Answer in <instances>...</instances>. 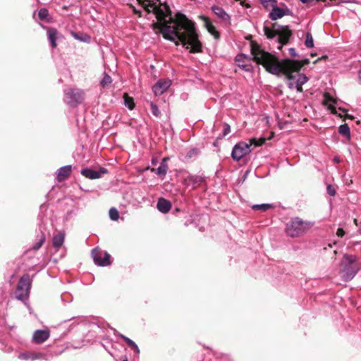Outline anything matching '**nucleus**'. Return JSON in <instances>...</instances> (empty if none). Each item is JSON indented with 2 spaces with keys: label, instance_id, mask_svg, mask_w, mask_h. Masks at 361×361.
<instances>
[{
  "label": "nucleus",
  "instance_id": "1",
  "mask_svg": "<svg viewBox=\"0 0 361 361\" xmlns=\"http://www.w3.org/2000/svg\"><path fill=\"white\" fill-rule=\"evenodd\" d=\"M147 13L156 16L163 37L174 42L176 45L181 43L191 52H200L202 44L198 39L195 24L183 14H177L173 19L169 6L161 0H137Z\"/></svg>",
  "mask_w": 361,
  "mask_h": 361
},
{
  "label": "nucleus",
  "instance_id": "2",
  "mask_svg": "<svg viewBox=\"0 0 361 361\" xmlns=\"http://www.w3.org/2000/svg\"><path fill=\"white\" fill-rule=\"evenodd\" d=\"M251 54L254 60L262 64L269 73L279 75L283 73L288 80L287 85L290 89H296L298 92H302V86L305 84L308 78L305 74L298 73L304 64L309 63L308 59L302 61L291 59L279 61L274 55L262 49L260 47L252 43Z\"/></svg>",
  "mask_w": 361,
  "mask_h": 361
},
{
  "label": "nucleus",
  "instance_id": "3",
  "mask_svg": "<svg viewBox=\"0 0 361 361\" xmlns=\"http://www.w3.org/2000/svg\"><path fill=\"white\" fill-rule=\"evenodd\" d=\"M265 137H254L249 140V143L240 142L233 148L231 158H243L252 150L265 143Z\"/></svg>",
  "mask_w": 361,
  "mask_h": 361
},
{
  "label": "nucleus",
  "instance_id": "4",
  "mask_svg": "<svg viewBox=\"0 0 361 361\" xmlns=\"http://www.w3.org/2000/svg\"><path fill=\"white\" fill-rule=\"evenodd\" d=\"M313 224L304 221L299 218L292 219L286 226V231L288 236L298 237L306 233Z\"/></svg>",
  "mask_w": 361,
  "mask_h": 361
},
{
  "label": "nucleus",
  "instance_id": "5",
  "mask_svg": "<svg viewBox=\"0 0 361 361\" xmlns=\"http://www.w3.org/2000/svg\"><path fill=\"white\" fill-rule=\"evenodd\" d=\"M264 35L269 39H274L277 37V41L279 44L278 49H281L283 44L288 42L289 38L292 35L291 31L287 27H279L276 30H271L269 27H264Z\"/></svg>",
  "mask_w": 361,
  "mask_h": 361
},
{
  "label": "nucleus",
  "instance_id": "6",
  "mask_svg": "<svg viewBox=\"0 0 361 361\" xmlns=\"http://www.w3.org/2000/svg\"><path fill=\"white\" fill-rule=\"evenodd\" d=\"M355 257L352 255H345L341 262V274L344 281L351 280L357 273V266L355 264Z\"/></svg>",
  "mask_w": 361,
  "mask_h": 361
},
{
  "label": "nucleus",
  "instance_id": "7",
  "mask_svg": "<svg viewBox=\"0 0 361 361\" xmlns=\"http://www.w3.org/2000/svg\"><path fill=\"white\" fill-rule=\"evenodd\" d=\"M31 286V281L28 274L23 275L17 286L16 298L18 300H23L28 296Z\"/></svg>",
  "mask_w": 361,
  "mask_h": 361
},
{
  "label": "nucleus",
  "instance_id": "8",
  "mask_svg": "<svg viewBox=\"0 0 361 361\" xmlns=\"http://www.w3.org/2000/svg\"><path fill=\"white\" fill-rule=\"evenodd\" d=\"M65 102L75 106L83 99V92L79 89H68L65 91Z\"/></svg>",
  "mask_w": 361,
  "mask_h": 361
},
{
  "label": "nucleus",
  "instance_id": "9",
  "mask_svg": "<svg viewBox=\"0 0 361 361\" xmlns=\"http://www.w3.org/2000/svg\"><path fill=\"white\" fill-rule=\"evenodd\" d=\"M92 256L96 264L99 266H108L111 264L110 255L107 252H102L99 249H94L92 251Z\"/></svg>",
  "mask_w": 361,
  "mask_h": 361
},
{
  "label": "nucleus",
  "instance_id": "10",
  "mask_svg": "<svg viewBox=\"0 0 361 361\" xmlns=\"http://www.w3.org/2000/svg\"><path fill=\"white\" fill-rule=\"evenodd\" d=\"M107 173V170L104 168H100L99 171L93 170L91 169H84L81 171V174L89 179L99 178L102 174Z\"/></svg>",
  "mask_w": 361,
  "mask_h": 361
},
{
  "label": "nucleus",
  "instance_id": "11",
  "mask_svg": "<svg viewBox=\"0 0 361 361\" xmlns=\"http://www.w3.org/2000/svg\"><path fill=\"white\" fill-rule=\"evenodd\" d=\"M171 85L170 80H160L153 87L154 93L156 95L162 94Z\"/></svg>",
  "mask_w": 361,
  "mask_h": 361
},
{
  "label": "nucleus",
  "instance_id": "12",
  "mask_svg": "<svg viewBox=\"0 0 361 361\" xmlns=\"http://www.w3.org/2000/svg\"><path fill=\"white\" fill-rule=\"evenodd\" d=\"M289 10L288 8H283L278 6H274L272 11L269 14V17L271 20H276L281 18L283 16L288 15Z\"/></svg>",
  "mask_w": 361,
  "mask_h": 361
},
{
  "label": "nucleus",
  "instance_id": "13",
  "mask_svg": "<svg viewBox=\"0 0 361 361\" xmlns=\"http://www.w3.org/2000/svg\"><path fill=\"white\" fill-rule=\"evenodd\" d=\"M49 337V331L47 330H37L33 334L32 339L36 343L44 342Z\"/></svg>",
  "mask_w": 361,
  "mask_h": 361
},
{
  "label": "nucleus",
  "instance_id": "14",
  "mask_svg": "<svg viewBox=\"0 0 361 361\" xmlns=\"http://www.w3.org/2000/svg\"><path fill=\"white\" fill-rule=\"evenodd\" d=\"M48 39L50 42L51 47L55 48L56 47V39L59 37V32L54 27H47Z\"/></svg>",
  "mask_w": 361,
  "mask_h": 361
},
{
  "label": "nucleus",
  "instance_id": "15",
  "mask_svg": "<svg viewBox=\"0 0 361 361\" xmlns=\"http://www.w3.org/2000/svg\"><path fill=\"white\" fill-rule=\"evenodd\" d=\"M71 172V166L68 165L63 166L59 169L57 174V179L59 181L61 182L69 176L70 173Z\"/></svg>",
  "mask_w": 361,
  "mask_h": 361
},
{
  "label": "nucleus",
  "instance_id": "16",
  "mask_svg": "<svg viewBox=\"0 0 361 361\" xmlns=\"http://www.w3.org/2000/svg\"><path fill=\"white\" fill-rule=\"evenodd\" d=\"M171 208V202L164 199L159 198L157 202V209L162 213H167L170 211Z\"/></svg>",
  "mask_w": 361,
  "mask_h": 361
},
{
  "label": "nucleus",
  "instance_id": "17",
  "mask_svg": "<svg viewBox=\"0 0 361 361\" xmlns=\"http://www.w3.org/2000/svg\"><path fill=\"white\" fill-rule=\"evenodd\" d=\"M42 357H43V355L41 353H29V352L20 353L18 355L19 359L24 360H35L42 358Z\"/></svg>",
  "mask_w": 361,
  "mask_h": 361
},
{
  "label": "nucleus",
  "instance_id": "18",
  "mask_svg": "<svg viewBox=\"0 0 361 361\" xmlns=\"http://www.w3.org/2000/svg\"><path fill=\"white\" fill-rule=\"evenodd\" d=\"M166 159H162L159 166L157 169H152V171L155 172L159 176L166 175L168 171V165L166 164Z\"/></svg>",
  "mask_w": 361,
  "mask_h": 361
},
{
  "label": "nucleus",
  "instance_id": "19",
  "mask_svg": "<svg viewBox=\"0 0 361 361\" xmlns=\"http://www.w3.org/2000/svg\"><path fill=\"white\" fill-rule=\"evenodd\" d=\"M212 11L216 16H217L219 18L222 19L223 20H229V16L224 11V10L222 8L219 6H213Z\"/></svg>",
  "mask_w": 361,
  "mask_h": 361
},
{
  "label": "nucleus",
  "instance_id": "20",
  "mask_svg": "<svg viewBox=\"0 0 361 361\" xmlns=\"http://www.w3.org/2000/svg\"><path fill=\"white\" fill-rule=\"evenodd\" d=\"M64 242V234L58 233L53 238V246L57 249L61 247Z\"/></svg>",
  "mask_w": 361,
  "mask_h": 361
},
{
  "label": "nucleus",
  "instance_id": "21",
  "mask_svg": "<svg viewBox=\"0 0 361 361\" xmlns=\"http://www.w3.org/2000/svg\"><path fill=\"white\" fill-rule=\"evenodd\" d=\"M186 183L188 185L192 184L193 187H196L197 185H199L202 181L203 179L200 176H189L186 180Z\"/></svg>",
  "mask_w": 361,
  "mask_h": 361
},
{
  "label": "nucleus",
  "instance_id": "22",
  "mask_svg": "<svg viewBox=\"0 0 361 361\" xmlns=\"http://www.w3.org/2000/svg\"><path fill=\"white\" fill-rule=\"evenodd\" d=\"M246 60H247V57L244 54H238L235 57V61L238 63V66L248 71L247 66L243 63Z\"/></svg>",
  "mask_w": 361,
  "mask_h": 361
},
{
  "label": "nucleus",
  "instance_id": "23",
  "mask_svg": "<svg viewBox=\"0 0 361 361\" xmlns=\"http://www.w3.org/2000/svg\"><path fill=\"white\" fill-rule=\"evenodd\" d=\"M205 26H206L208 32L211 35H212L214 37V38H216V39L219 38V35L218 32L216 30L215 27L209 20L205 21Z\"/></svg>",
  "mask_w": 361,
  "mask_h": 361
},
{
  "label": "nucleus",
  "instance_id": "24",
  "mask_svg": "<svg viewBox=\"0 0 361 361\" xmlns=\"http://www.w3.org/2000/svg\"><path fill=\"white\" fill-rule=\"evenodd\" d=\"M121 338L126 342V343L137 353H140V350L138 348V346L135 344V343L130 339L129 338L121 335Z\"/></svg>",
  "mask_w": 361,
  "mask_h": 361
},
{
  "label": "nucleus",
  "instance_id": "25",
  "mask_svg": "<svg viewBox=\"0 0 361 361\" xmlns=\"http://www.w3.org/2000/svg\"><path fill=\"white\" fill-rule=\"evenodd\" d=\"M124 103L126 106H127L129 109L132 110L134 108V102L132 97L128 96V94H125L124 95Z\"/></svg>",
  "mask_w": 361,
  "mask_h": 361
},
{
  "label": "nucleus",
  "instance_id": "26",
  "mask_svg": "<svg viewBox=\"0 0 361 361\" xmlns=\"http://www.w3.org/2000/svg\"><path fill=\"white\" fill-rule=\"evenodd\" d=\"M338 131L344 136H350V128L347 124H343L339 126Z\"/></svg>",
  "mask_w": 361,
  "mask_h": 361
},
{
  "label": "nucleus",
  "instance_id": "27",
  "mask_svg": "<svg viewBox=\"0 0 361 361\" xmlns=\"http://www.w3.org/2000/svg\"><path fill=\"white\" fill-rule=\"evenodd\" d=\"M271 207H272L271 204H254L252 207V208L255 210H262V211H267Z\"/></svg>",
  "mask_w": 361,
  "mask_h": 361
},
{
  "label": "nucleus",
  "instance_id": "28",
  "mask_svg": "<svg viewBox=\"0 0 361 361\" xmlns=\"http://www.w3.org/2000/svg\"><path fill=\"white\" fill-rule=\"evenodd\" d=\"M305 46L308 48H312L314 47V41L313 37L311 35V33L307 32L306 34V39H305Z\"/></svg>",
  "mask_w": 361,
  "mask_h": 361
},
{
  "label": "nucleus",
  "instance_id": "29",
  "mask_svg": "<svg viewBox=\"0 0 361 361\" xmlns=\"http://www.w3.org/2000/svg\"><path fill=\"white\" fill-rule=\"evenodd\" d=\"M109 217L114 221L118 220L119 217L118 212L115 208H111L109 210Z\"/></svg>",
  "mask_w": 361,
  "mask_h": 361
},
{
  "label": "nucleus",
  "instance_id": "30",
  "mask_svg": "<svg viewBox=\"0 0 361 361\" xmlns=\"http://www.w3.org/2000/svg\"><path fill=\"white\" fill-rule=\"evenodd\" d=\"M44 241H45V236L44 234H42L39 240V242L33 246L32 249L35 250H37L38 249H39L41 247V246L43 245Z\"/></svg>",
  "mask_w": 361,
  "mask_h": 361
},
{
  "label": "nucleus",
  "instance_id": "31",
  "mask_svg": "<svg viewBox=\"0 0 361 361\" xmlns=\"http://www.w3.org/2000/svg\"><path fill=\"white\" fill-rule=\"evenodd\" d=\"M38 16L40 20H45L48 16V11L45 8H42L38 12Z\"/></svg>",
  "mask_w": 361,
  "mask_h": 361
},
{
  "label": "nucleus",
  "instance_id": "32",
  "mask_svg": "<svg viewBox=\"0 0 361 361\" xmlns=\"http://www.w3.org/2000/svg\"><path fill=\"white\" fill-rule=\"evenodd\" d=\"M111 82V77L107 74H104L102 80H101L102 85L104 87V86L110 84Z\"/></svg>",
  "mask_w": 361,
  "mask_h": 361
},
{
  "label": "nucleus",
  "instance_id": "33",
  "mask_svg": "<svg viewBox=\"0 0 361 361\" xmlns=\"http://www.w3.org/2000/svg\"><path fill=\"white\" fill-rule=\"evenodd\" d=\"M200 155V150L197 148L192 149L188 154V158H191L192 157H197Z\"/></svg>",
  "mask_w": 361,
  "mask_h": 361
},
{
  "label": "nucleus",
  "instance_id": "34",
  "mask_svg": "<svg viewBox=\"0 0 361 361\" xmlns=\"http://www.w3.org/2000/svg\"><path fill=\"white\" fill-rule=\"evenodd\" d=\"M151 109H152V114L154 116H158L159 115V110L158 107L152 103L151 104Z\"/></svg>",
  "mask_w": 361,
  "mask_h": 361
},
{
  "label": "nucleus",
  "instance_id": "35",
  "mask_svg": "<svg viewBox=\"0 0 361 361\" xmlns=\"http://www.w3.org/2000/svg\"><path fill=\"white\" fill-rule=\"evenodd\" d=\"M327 192L329 195L334 196L336 195V190L332 185H329L327 186Z\"/></svg>",
  "mask_w": 361,
  "mask_h": 361
},
{
  "label": "nucleus",
  "instance_id": "36",
  "mask_svg": "<svg viewBox=\"0 0 361 361\" xmlns=\"http://www.w3.org/2000/svg\"><path fill=\"white\" fill-rule=\"evenodd\" d=\"M230 132H231L230 126L228 124H227V123H225L224 125L223 135L225 136V135H228Z\"/></svg>",
  "mask_w": 361,
  "mask_h": 361
},
{
  "label": "nucleus",
  "instance_id": "37",
  "mask_svg": "<svg viewBox=\"0 0 361 361\" xmlns=\"http://www.w3.org/2000/svg\"><path fill=\"white\" fill-rule=\"evenodd\" d=\"M325 102L326 104H329V108L332 109L331 102H334V99L326 94H325Z\"/></svg>",
  "mask_w": 361,
  "mask_h": 361
},
{
  "label": "nucleus",
  "instance_id": "38",
  "mask_svg": "<svg viewBox=\"0 0 361 361\" xmlns=\"http://www.w3.org/2000/svg\"><path fill=\"white\" fill-rule=\"evenodd\" d=\"M336 235L338 237H343L345 235V231L342 228H338L336 232Z\"/></svg>",
  "mask_w": 361,
  "mask_h": 361
},
{
  "label": "nucleus",
  "instance_id": "39",
  "mask_svg": "<svg viewBox=\"0 0 361 361\" xmlns=\"http://www.w3.org/2000/svg\"><path fill=\"white\" fill-rule=\"evenodd\" d=\"M289 54L292 56H298L297 54H296L295 49L294 48H290L289 49Z\"/></svg>",
  "mask_w": 361,
  "mask_h": 361
},
{
  "label": "nucleus",
  "instance_id": "40",
  "mask_svg": "<svg viewBox=\"0 0 361 361\" xmlns=\"http://www.w3.org/2000/svg\"><path fill=\"white\" fill-rule=\"evenodd\" d=\"M73 36H74V37H75V39H80V40H82V39H80V38H79V37H78V35H77V34H74V35H73Z\"/></svg>",
  "mask_w": 361,
  "mask_h": 361
},
{
  "label": "nucleus",
  "instance_id": "41",
  "mask_svg": "<svg viewBox=\"0 0 361 361\" xmlns=\"http://www.w3.org/2000/svg\"><path fill=\"white\" fill-rule=\"evenodd\" d=\"M359 75V80L361 82V69L359 71V75Z\"/></svg>",
  "mask_w": 361,
  "mask_h": 361
},
{
  "label": "nucleus",
  "instance_id": "42",
  "mask_svg": "<svg viewBox=\"0 0 361 361\" xmlns=\"http://www.w3.org/2000/svg\"><path fill=\"white\" fill-rule=\"evenodd\" d=\"M302 3H308L310 0H300Z\"/></svg>",
  "mask_w": 361,
  "mask_h": 361
},
{
  "label": "nucleus",
  "instance_id": "43",
  "mask_svg": "<svg viewBox=\"0 0 361 361\" xmlns=\"http://www.w3.org/2000/svg\"><path fill=\"white\" fill-rule=\"evenodd\" d=\"M334 160L336 161V163H337V164L340 163V161H341V159H334Z\"/></svg>",
  "mask_w": 361,
  "mask_h": 361
},
{
  "label": "nucleus",
  "instance_id": "44",
  "mask_svg": "<svg viewBox=\"0 0 361 361\" xmlns=\"http://www.w3.org/2000/svg\"><path fill=\"white\" fill-rule=\"evenodd\" d=\"M123 361H128V359L126 357L125 359L123 360Z\"/></svg>",
  "mask_w": 361,
  "mask_h": 361
},
{
  "label": "nucleus",
  "instance_id": "45",
  "mask_svg": "<svg viewBox=\"0 0 361 361\" xmlns=\"http://www.w3.org/2000/svg\"><path fill=\"white\" fill-rule=\"evenodd\" d=\"M354 222L357 224V219H354Z\"/></svg>",
  "mask_w": 361,
  "mask_h": 361
},
{
  "label": "nucleus",
  "instance_id": "46",
  "mask_svg": "<svg viewBox=\"0 0 361 361\" xmlns=\"http://www.w3.org/2000/svg\"><path fill=\"white\" fill-rule=\"evenodd\" d=\"M154 159H152V164H154Z\"/></svg>",
  "mask_w": 361,
  "mask_h": 361
}]
</instances>
